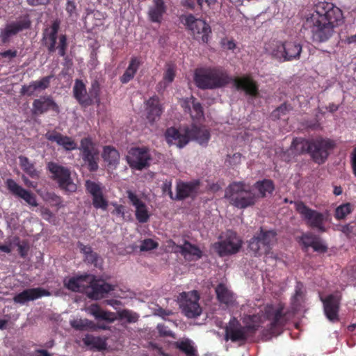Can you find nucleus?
I'll list each match as a JSON object with an SVG mask.
<instances>
[{
    "label": "nucleus",
    "instance_id": "6e6552de",
    "mask_svg": "<svg viewBox=\"0 0 356 356\" xmlns=\"http://www.w3.org/2000/svg\"><path fill=\"white\" fill-rule=\"evenodd\" d=\"M243 241L236 232L227 230L219 237V241L214 243L213 248L218 254L222 257L238 252L242 247Z\"/></svg>",
    "mask_w": 356,
    "mask_h": 356
},
{
    "label": "nucleus",
    "instance_id": "774afa93",
    "mask_svg": "<svg viewBox=\"0 0 356 356\" xmlns=\"http://www.w3.org/2000/svg\"><path fill=\"white\" fill-rule=\"evenodd\" d=\"M181 5L191 10H193L195 7V3L194 0H181Z\"/></svg>",
    "mask_w": 356,
    "mask_h": 356
},
{
    "label": "nucleus",
    "instance_id": "39448f33",
    "mask_svg": "<svg viewBox=\"0 0 356 356\" xmlns=\"http://www.w3.org/2000/svg\"><path fill=\"white\" fill-rule=\"evenodd\" d=\"M289 310L283 303L267 305L264 311V317L270 321L268 332L272 336H277L282 332L283 327L289 320Z\"/></svg>",
    "mask_w": 356,
    "mask_h": 356
},
{
    "label": "nucleus",
    "instance_id": "ea45409f",
    "mask_svg": "<svg viewBox=\"0 0 356 356\" xmlns=\"http://www.w3.org/2000/svg\"><path fill=\"white\" fill-rule=\"evenodd\" d=\"M72 327L76 330H94L95 328V324L87 318L84 319H74L70 321Z\"/></svg>",
    "mask_w": 356,
    "mask_h": 356
},
{
    "label": "nucleus",
    "instance_id": "6e6d98bb",
    "mask_svg": "<svg viewBox=\"0 0 356 356\" xmlns=\"http://www.w3.org/2000/svg\"><path fill=\"white\" fill-rule=\"evenodd\" d=\"M312 248L315 252L321 253L326 252L327 250V246L321 241L318 236H317Z\"/></svg>",
    "mask_w": 356,
    "mask_h": 356
},
{
    "label": "nucleus",
    "instance_id": "e433bc0d",
    "mask_svg": "<svg viewBox=\"0 0 356 356\" xmlns=\"http://www.w3.org/2000/svg\"><path fill=\"white\" fill-rule=\"evenodd\" d=\"M253 187L259 191L261 197H265L268 194H272L275 190L273 181L268 179L257 181Z\"/></svg>",
    "mask_w": 356,
    "mask_h": 356
},
{
    "label": "nucleus",
    "instance_id": "473e14b6",
    "mask_svg": "<svg viewBox=\"0 0 356 356\" xmlns=\"http://www.w3.org/2000/svg\"><path fill=\"white\" fill-rule=\"evenodd\" d=\"M87 311L97 320H103L108 323H113L117 319L115 313L104 311L97 304H92L88 307Z\"/></svg>",
    "mask_w": 356,
    "mask_h": 356
},
{
    "label": "nucleus",
    "instance_id": "aec40b11",
    "mask_svg": "<svg viewBox=\"0 0 356 356\" xmlns=\"http://www.w3.org/2000/svg\"><path fill=\"white\" fill-rule=\"evenodd\" d=\"M49 111H53L59 113L60 108L51 95L40 96L35 99L32 103L31 109V115L34 117H38Z\"/></svg>",
    "mask_w": 356,
    "mask_h": 356
},
{
    "label": "nucleus",
    "instance_id": "c756f323",
    "mask_svg": "<svg viewBox=\"0 0 356 356\" xmlns=\"http://www.w3.org/2000/svg\"><path fill=\"white\" fill-rule=\"evenodd\" d=\"M216 298L218 302L227 307H232L236 301L234 295L225 284H219L216 288Z\"/></svg>",
    "mask_w": 356,
    "mask_h": 356
},
{
    "label": "nucleus",
    "instance_id": "cd10ccee",
    "mask_svg": "<svg viewBox=\"0 0 356 356\" xmlns=\"http://www.w3.org/2000/svg\"><path fill=\"white\" fill-rule=\"evenodd\" d=\"M45 138L49 141L56 143L67 151L74 150L77 148L76 143L72 138L67 136H63L60 133L55 131H48L45 134Z\"/></svg>",
    "mask_w": 356,
    "mask_h": 356
},
{
    "label": "nucleus",
    "instance_id": "2eb2a0df",
    "mask_svg": "<svg viewBox=\"0 0 356 356\" xmlns=\"http://www.w3.org/2000/svg\"><path fill=\"white\" fill-rule=\"evenodd\" d=\"M58 29V22H54L51 26L50 31L46 30L44 32L42 42L44 47L47 49L49 54L54 53L58 49V55L64 57L67 49V36L65 34L60 35L58 37V44L56 47Z\"/></svg>",
    "mask_w": 356,
    "mask_h": 356
},
{
    "label": "nucleus",
    "instance_id": "79ce46f5",
    "mask_svg": "<svg viewBox=\"0 0 356 356\" xmlns=\"http://www.w3.org/2000/svg\"><path fill=\"white\" fill-rule=\"evenodd\" d=\"M352 211L353 205L350 203L347 202L342 204L336 208L334 217L337 220H343L346 218L348 214L351 213Z\"/></svg>",
    "mask_w": 356,
    "mask_h": 356
},
{
    "label": "nucleus",
    "instance_id": "58836bf2",
    "mask_svg": "<svg viewBox=\"0 0 356 356\" xmlns=\"http://www.w3.org/2000/svg\"><path fill=\"white\" fill-rule=\"evenodd\" d=\"M102 156L109 165L117 164L120 159V154L118 150L111 146L104 147Z\"/></svg>",
    "mask_w": 356,
    "mask_h": 356
},
{
    "label": "nucleus",
    "instance_id": "f8f14e48",
    "mask_svg": "<svg viewBox=\"0 0 356 356\" xmlns=\"http://www.w3.org/2000/svg\"><path fill=\"white\" fill-rule=\"evenodd\" d=\"M259 329V325L250 323L243 326L239 321L232 317L225 327V340L232 342L246 341L250 335L254 334Z\"/></svg>",
    "mask_w": 356,
    "mask_h": 356
},
{
    "label": "nucleus",
    "instance_id": "09e8293b",
    "mask_svg": "<svg viewBox=\"0 0 356 356\" xmlns=\"http://www.w3.org/2000/svg\"><path fill=\"white\" fill-rule=\"evenodd\" d=\"M317 236H318L311 232L303 233L301 237L300 238V241L301 242L302 246L305 248H308L309 247L312 248Z\"/></svg>",
    "mask_w": 356,
    "mask_h": 356
},
{
    "label": "nucleus",
    "instance_id": "680f3d73",
    "mask_svg": "<svg viewBox=\"0 0 356 356\" xmlns=\"http://www.w3.org/2000/svg\"><path fill=\"white\" fill-rule=\"evenodd\" d=\"M128 198L129 199V200L131 201V204L135 207H138L139 205L143 204L144 202L140 200L138 196L134 194V193L129 191L128 193Z\"/></svg>",
    "mask_w": 356,
    "mask_h": 356
},
{
    "label": "nucleus",
    "instance_id": "4d7b16f0",
    "mask_svg": "<svg viewBox=\"0 0 356 356\" xmlns=\"http://www.w3.org/2000/svg\"><path fill=\"white\" fill-rule=\"evenodd\" d=\"M99 259V257L96 252L93 251H91L89 254L84 257V260L88 264H93L95 267L98 266Z\"/></svg>",
    "mask_w": 356,
    "mask_h": 356
},
{
    "label": "nucleus",
    "instance_id": "ddd939ff",
    "mask_svg": "<svg viewBox=\"0 0 356 356\" xmlns=\"http://www.w3.org/2000/svg\"><path fill=\"white\" fill-rule=\"evenodd\" d=\"M47 169L51 174V179L58 184L61 190L67 193H73L76 191V185L73 181L68 168L51 161L47 164Z\"/></svg>",
    "mask_w": 356,
    "mask_h": 356
},
{
    "label": "nucleus",
    "instance_id": "5fc2aeb1",
    "mask_svg": "<svg viewBox=\"0 0 356 356\" xmlns=\"http://www.w3.org/2000/svg\"><path fill=\"white\" fill-rule=\"evenodd\" d=\"M175 76V68L173 65H168L163 74V80L168 83L173 81Z\"/></svg>",
    "mask_w": 356,
    "mask_h": 356
},
{
    "label": "nucleus",
    "instance_id": "0eeeda50",
    "mask_svg": "<svg viewBox=\"0 0 356 356\" xmlns=\"http://www.w3.org/2000/svg\"><path fill=\"white\" fill-rule=\"evenodd\" d=\"M310 145V157L315 163L318 165L325 163L336 147L334 140L322 136L311 138Z\"/></svg>",
    "mask_w": 356,
    "mask_h": 356
},
{
    "label": "nucleus",
    "instance_id": "423d86ee",
    "mask_svg": "<svg viewBox=\"0 0 356 356\" xmlns=\"http://www.w3.org/2000/svg\"><path fill=\"white\" fill-rule=\"evenodd\" d=\"M275 237V231L265 230L261 227L259 232L249 240L248 250L255 257L268 255L271 252Z\"/></svg>",
    "mask_w": 356,
    "mask_h": 356
},
{
    "label": "nucleus",
    "instance_id": "864d4df0",
    "mask_svg": "<svg viewBox=\"0 0 356 356\" xmlns=\"http://www.w3.org/2000/svg\"><path fill=\"white\" fill-rule=\"evenodd\" d=\"M159 244L152 238H147L141 242L140 251H149L157 248Z\"/></svg>",
    "mask_w": 356,
    "mask_h": 356
},
{
    "label": "nucleus",
    "instance_id": "a878e982",
    "mask_svg": "<svg viewBox=\"0 0 356 356\" xmlns=\"http://www.w3.org/2000/svg\"><path fill=\"white\" fill-rule=\"evenodd\" d=\"M50 295L49 291L42 288H32L24 290L22 292L16 294L13 297L15 303L24 305L28 301L34 300L43 296Z\"/></svg>",
    "mask_w": 356,
    "mask_h": 356
},
{
    "label": "nucleus",
    "instance_id": "052dcab7",
    "mask_svg": "<svg viewBox=\"0 0 356 356\" xmlns=\"http://www.w3.org/2000/svg\"><path fill=\"white\" fill-rule=\"evenodd\" d=\"M162 190L163 193H168L170 197L174 200L175 196L173 195L172 191V181H165L163 182L162 185Z\"/></svg>",
    "mask_w": 356,
    "mask_h": 356
},
{
    "label": "nucleus",
    "instance_id": "338daca9",
    "mask_svg": "<svg viewBox=\"0 0 356 356\" xmlns=\"http://www.w3.org/2000/svg\"><path fill=\"white\" fill-rule=\"evenodd\" d=\"M350 164L353 175L356 177V147L350 154Z\"/></svg>",
    "mask_w": 356,
    "mask_h": 356
},
{
    "label": "nucleus",
    "instance_id": "7ed1b4c3",
    "mask_svg": "<svg viewBox=\"0 0 356 356\" xmlns=\"http://www.w3.org/2000/svg\"><path fill=\"white\" fill-rule=\"evenodd\" d=\"M165 138L169 145H176L178 147L182 148L190 140H195L201 145H207L211 135L209 131L204 127L191 124L181 127L179 129L168 128L165 133Z\"/></svg>",
    "mask_w": 356,
    "mask_h": 356
},
{
    "label": "nucleus",
    "instance_id": "20e7f679",
    "mask_svg": "<svg viewBox=\"0 0 356 356\" xmlns=\"http://www.w3.org/2000/svg\"><path fill=\"white\" fill-rule=\"evenodd\" d=\"M225 198L238 209H245L253 206L258 196L251 190L248 189L243 182H233L226 188Z\"/></svg>",
    "mask_w": 356,
    "mask_h": 356
},
{
    "label": "nucleus",
    "instance_id": "f257e3e1",
    "mask_svg": "<svg viewBox=\"0 0 356 356\" xmlns=\"http://www.w3.org/2000/svg\"><path fill=\"white\" fill-rule=\"evenodd\" d=\"M193 79L195 86L202 90L220 88L233 82L238 90H243L254 97L259 95L258 84L251 76L245 75L232 79L225 70L219 66L197 68Z\"/></svg>",
    "mask_w": 356,
    "mask_h": 356
},
{
    "label": "nucleus",
    "instance_id": "49530a36",
    "mask_svg": "<svg viewBox=\"0 0 356 356\" xmlns=\"http://www.w3.org/2000/svg\"><path fill=\"white\" fill-rule=\"evenodd\" d=\"M188 99L191 100L193 106V111L195 113L194 114L191 113V117L195 119H200L203 117L204 112L202 104L197 102L196 98L193 96H191Z\"/></svg>",
    "mask_w": 356,
    "mask_h": 356
},
{
    "label": "nucleus",
    "instance_id": "f3484780",
    "mask_svg": "<svg viewBox=\"0 0 356 356\" xmlns=\"http://www.w3.org/2000/svg\"><path fill=\"white\" fill-rule=\"evenodd\" d=\"M200 296L197 291L182 292L179 295V306L183 313L188 318H195L202 313L199 304Z\"/></svg>",
    "mask_w": 356,
    "mask_h": 356
},
{
    "label": "nucleus",
    "instance_id": "7c9ffc66",
    "mask_svg": "<svg viewBox=\"0 0 356 356\" xmlns=\"http://www.w3.org/2000/svg\"><path fill=\"white\" fill-rule=\"evenodd\" d=\"M167 6L164 0H153V6L149 8L148 17L151 22L161 23Z\"/></svg>",
    "mask_w": 356,
    "mask_h": 356
},
{
    "label": "nucleus",
    "instance_id": "de8ad7c7",
    "mask_svg": "<svg viewBox=\"0 0 356 356\" xmlns=\"http://www.w3.org/2000/svg\"><path fill=\"white\" fill-rule=\"evenodd\" d=\"M36 92H39L35 83L34 81H31L27 85H23L20 90V94L22 95H26L28 97H31L35 95Z\"/></svg>",
    "mask_w": 356,
    "mask_h": 356
},
{
    "label": "nucleus",
    "instance_id": "a19ab883",
    "mask_svg": "<svg viewBox=\"0 0 356 356\" xmlns=\"http://www.w3.org/2000/svg\"><path fill=\"white\" fill-rule=\"evenodd\" d=\"M83 341L86 346H91L99 350H104L106 347V343L102 339L91 334H86L83 339Z\"/></svg>",
    "mask_w": 356,
    "mask_h": 356
},
{
    "label": "nucleus",
    "instance_id": "393cba45",
    "mask_svg": "<svg viewBox=\"0 0 356 356\" xmlns=\"http://www.w3.org/2000/svg\"><path fill=\"white\" fill-rule=\"evenodd\" d=\"M323 303L324 312L326 317L331 321L339 320L340 298L336 295L330 294L326 298H321Z\"/></svg>",
    "mask_w": 356,
    "mask_h": 356
},
{
    "label": "nucleus",
    "instance_id": "b1692460",
    "mask_svg": "<svg viewBox=\"0 0 356 356\" xmlns=\"http://www.w3.org/2000/svg\"><path fill=\"white\" fill-rule=\"evenodd\" d=\"M6 185L8 190L14 196L22 198L28 204L32 207H37L38 205L35 195L31 191H28L19 186L13 179H8L6 181Z\"/></svg>",
    "mask_w": 356,
    "mask_h": 356
},
{
    "label": "nucleus",
    "instance_id": "1a4fd4ad",
    "mask_svg": "<svg viewBox=\"0 0 356 356\" xmlns=\"http://www.w3.org/2000/svg\"><path fill=\"white\" fill-rule=\"evenodd\" d=\"M73 96L83 107L93 104L94 102L99 104L100 103V85L97 81H94L91 85L90 95H88L83 81L76 79L73 87Z\"/></svg>",
    "mask_w": 356,
    "mask_h": 356
},
{
    "label": "nucleus",
    "instance_id": "a18cd8bd",
    "mask_svg": "<svg viewBox=\"0 0 356 356\" xmlns=\"http://www.w3.org/2000/svg\"><path fill=\"white\" fill-rule=\"evenodd\" d=\"M117 314L118 316L119 319H125L127 322L129 323L137 322L139 318L138 314L129 309H122L121 311H118L117 312Z\"/></svg>",
    "mask_w": 356,
    "mask_h": 356
},
{
    "label": "nucleus",
    "instance_id": "4be33fe9",
    "mask_svg": "<svg viewBox=\"0 0 356 356\" xmlns=\"http://www.w3.org/2000/svg\"><path fill=\"white\" fill-rule=\"evenodd\" d=\"M200 181L198 179L191 181H179L176 185V195L174 200H184L188 197L194 199L199 193Z\"/></svg>",
    "mask_w": 356,
    "mask_h": 356
},
{
    "label": "nucleus",
    "instance_id": "c85d7f7f",
    "mask_svg": "<svg viewBox=\"0 0 356 356\" xmlns=\"http://www.w3.org/2000/svg\"><path fill=\"white\" fill-rule=\"evenodd\" d=\"M89 280L90 275L72 277L64 280V286L72 291L86 293Z\"/></svg>",
    "mask_w": 356,
    "mask_h": 356
},
{
    "label": "nucleus",
    "instance_id": "412c9836",
    "mask_svg": "<svg viewBox=\"0 0 356 356\" xmlns=\"http://www.w3.org/2000/svg\"><path fill=\"white\" fill-rule=\"evenodd\" d=\"M114 290V286L104 280H97L95 276L90 275L86 294L93 300H99L105 297L110 291Z\"/></svg>",
    "mask_w": 356,
    "mask_h": 356
},
{
    "label": "nucleus",
    "instance_id": "dca6fc26",
    "mask_svg": "<svg viewBox=\"0 0 356 356\" xmlns=\"http://www.w3.org/2000/svg\"><path fill=\"white\" fill-rule=\"evenodd\" d=\"M79 150L81 156L90 172L98 170L99 150L90 138L81 140Z\"/></svg>",
    "mask_w": 356,
    "mask_h": 356
},
{
    "label": "nucleus",
    "instance_id": "9d476101",
    "mask_svg": "<svg viewBox=\"0 0 356 356\" xmlns=\"http://www.w3.org/2000/svg\"><path fill=\"white\" fill-rule=\"evenodd\" d=\"M294 204L296 211L309 227L322 233L327 231L325 223L327 217L324 213L309 208L302 201L295 202Z\"/></svg>",
    "mask_w": 356,
    "mask_h": 356
},
{
    "label": "nucleus",
    "instance_id": "2f4dec72",
    "mask_svg": "<svg viewBox=\"0 0 356 356\" xmlns=\"http://www.w3.org/2000/svg\"><path fill=\"white\" fill-rule=\"evenodd\" d=\"M310 138H295L291 143L290 151L294 156L305 154H308L310 156Z\"/></svg>",
    "mask_w": 356,
    "mask_h": 356
},
{
    "label": "nucleus",
    "instance_id": "a211bd4d",
    "mask_svg": "<svg viewBox=\"0 0 356 356\" xmlns=\"http://www.w3.org/2000/svg\"><path fill=\"white\" fill-rule=\"evenodd\" d=\"M127 158L129 166L138 170L148 167L152 159L149 149L146 147L131 148Z\"/></svg>",
    "mask_w": 356,
    "mask_h": 356
},
{
    "label": "nucleus",
    "instance_id": "0e129e2a",
    "mask_svg": "<svg viewBox=\"0 0 356 356\" xmlns=\"http://www.w3.org/2000/svg\"><path fill=\"white\" fill-rule=\"evenodd\" d=\"M49 1L50 0H26L27 4L33 7L47 6Z\"/></svg>",
    "mask_w": 356,
    "mask_h": 356
},
{
    "label": "nucleus",
    "instance_id": "3c124183",
    "mask_svg": "<svg viewBox=\"0 0 356 356\" xmlns=\"http://www.w3.org/2000/svg\"><path fill=\"white\" fill-rule=\"evenodd\" d=\"M52 78H53V76L49 75V76H44L39 80L34 81V83H35L39 92L44 90L49 87L51 80Z\"/></svg>",
    "mask_w": 356,
    "mask_h": 356
},
{
    "label": "nucleus",
    "instance_id": "c03bdc74",
    "mask_svg": "<svg viewBox=\"0 0 356 356\" xmlns=\"http://www.w3.org/2000/svg\"><path fill=\"white\" fill-rule=\"evenodd\" d=\"M136 218L140 223L147 222L149 219V214L145 203L136 207Z\"/></svg>",
    "mask_w": 356,
    "mask_h": 356
},
{
    "label": "nucleus",
    "instance_id": "5701e85b",
    "mask_svg": "<svg viewBox=\"0 0 356 356\" xmlns=\"http://www.w3.org/2000/svg\"><path fill=\"white\" fill-rule=\"evenodd\" d=\"M31 22L29 15H26L24 17L17 22H13L8 24L3 30H1L0 37L3 43L9 41V38L12 35L17 34L23 30L29 29L31 27Z\"/></svg>",
    "mask_w": 356,
    "mask_h": 356
},
{
    "label": "nucleus",
    "instance_id": "13d9d810",
    "mask_svg": "<svg viewBox=\"0 0 356 356\" xmlns=\"http://www.w3.org/2000/svg\"><path fill=\"white\" fill-rule=\"evenodd\" d=\"M113 205L114 206L115 209L112 211V214L120 216L124 219L125 216V207L117 203H113Z\"/></svg>",
    "mask_w": 356,
    "mask_h": 356
},
{
    "label": "nucleus",
    "instance_id": "8fccbe9b",
    "mask_svg": "<svg viewBox=\"0 0 356 356\" xmlns=\"http://www.w3.org/2000/svg\"><path fill=\"white\" fill-rule=\"evenodd\" d=\"M16 240L17 241L16 245L18 248V252L19 256L22 258H26L28 255V252L30 248L29 242L26 240H24L22 242H20L19 238L18 237L16 238Z\"/></svg>",
    "mask_w": 356,
    "mask_h": 356
},
{
    "label": "nucleus",
    "instance_id": "69168bd1",
    "mask_svg": "<svg viewBox=\"0 0 356 356\" xmlns=\"http://www.w3.org/2000/svg\"><path fill=\"white\" fill-rule=\"evenodd\" d=\"M17 56V50H6L0 53V57L12 59Z\"/></svg>",
    "mask_w": 356,
    "mask_h": 356
},
{
    "label": "nucleus",
    "instance_id": "f704fd0d",
    "mask_svg": "<svg viewBox=\"0 0 356 356\" xmlns=\"http://www.w3.org/2000/svg\"><path fill=\"white\" fill-rule=\"evenodd\" d=\"M140 64L141 63L139 58L132 57L130 60L127 68L126 69L122 76L120 77V81L122 83H127L131 79H133Z\"/></svg>",
    "mask_w": 356,
    "mask_h": 356
},
{
    "label": "nucleus",
    "instance_id": "9b49d317",
    "mask_svg": "<svg viewBox=\"0 0 356 356\" xmlns=\"http://www.w3.org/2000/svg\"><path fill=\"white\" fill-rule=\"evenodd\" d=\"M180 22L197 39H200L203 43H207L209 35L211 33L210 25L201 18H196L193 14L181 15Z\"/></svg>",
    "mask_w": 356,
    "mask_h": 356
},
{
    "label": "nucleus",
    "instance_id": "603ef678",
    "mask_svg": "<svg viewBox=\"0 0 356 356\" xmlns=\"http://www.w3.org/2000/svg\"><path fill=\"white\" fill-rule=\"evenodd\" d=\"M303 284L300 282H298L295 288V293L292 299L293 304L298 305L300 300L303 298Z\"/></svg>",
    "mask_w": 356,
    "mask_h": 356
},
{
    "label": "nucleus",
    "instance_id": "c9c22d12",
    "mask_svg": "<svg viewBox=\"0 0 356 356\" xmlns=\"http://www.w3.org/2000/svg\"><path fill=\"white\" fill-rule=\"evenodd\" d=\"M18 159L21 168L26 175L32 179L39 177V172L36 170L34 163L25 156L21 155Z\"/></svg>",
    "mask_w": 356,
    "mask_h": 356
},
{
    "label": "nucleus",
    "instance_id": "f03ea898",
    "mask_svg": "<svg viewBox=\"0 0 356 356\" xmlns=\"http://www.w3.org/2000/svg\"><path fill=\"white\" fill-rule=\"evenodd\" d=\"M343 21V13L340 8L332 3L321 2L305 21L303 29L311 33L313 42H324L332 36L334 29Z\"/></svg>",
    "mask_w": 356,
    "mask_h": 356
},
{
    "label": "nucleus",
    "instance_id": "e2e57ef3",
    "mask_svg": "<svg viewBox=\"0 0 356 356\" xmlns=\"http://www.w3.org/2000/svg\"><path fill=\"white\" fill-rule=\"evenodd\" d=\"M76 8V6L74 0H67L65 9L69 15L72 16L73 13H74Z\"/></svg>",
    "mask_w": 356,
    "mask_h": 356
},
{
    "label": "nucleus",
    "instance_id": "4468645a",
    "mask_svg": "<svg viewBox=\"0 0 356 356\" xmlns=\"http://www.w3.org/2000/svg\"><path fill=\"white\" fill-rule=\"evenodd\" d=\"M301 52L302 45L295 41H277L271 48L273 57L282 61L298 60Z\"/></svg>",
    "mask_w": 356,
    "mask_h": 356
},
{
    "label": "nucleus",
    "instance_id": "6ab92c4d",
    "mask_svg": "<svg viewBox=\"0 0 356 356\" xmlns=\"http://www.w3.org/2000/svg\"><path fill=\"white\" fill-rule=\"evenodd\" d=\"M86 191L92 196V206L96 209L106 211L108 206V202L104 195V186L99 182L86 180L85 182Z\"/></svg>",
    "mask_w": 356,
    "mask_h": 356
},
{
    "label": "nucleus",
    "instance_id": "bf43d9fd",
    "mask_svg": "<svg viewBox=\"0 0 356 356\" xmlns=\"http://www.w3.org/2000/svg\"><path fill=\"white\" fill-rule=\"evenodd\" d=\"M157 330L159 333L162 337H174V334L171 330H170L168 327L164 325L163 324H159L157 325Z\"/></svg>",
    "mask_w": 356,
    "mask_h": 356
},
{
    "label": "nucleus",
    "instance_id": "72a5a7b5",
    "mask_svg": "<svg viewBox=\"0 0 356 356\" xmlns=\"http://www.w3.org/2000/svg\"><path fill=\"white\" fill-rule=\"evenodd\" d=\"M170 243L175 247V252H179L185 258L189 256H195L197 259L201 258L202 251L197 246L192 245L190 242L185 241L182 245H178L172 241H170Z\"/></svg>",
    "mask_w": 356,
    "mask_h": 356
},
{
    "label": "nucleus",
    "instance_id": "4c0bfd02",
    "mask_svg": "<svg viewBox=\"0 0 356 356\" xmlns=\"http://www.w3.org/2000/svg\"><path fill=\"white\" fill-rule=\"evenodd\" d=\"M173 346L183 352L186 356H198L197 350L193 346L192 341L188 339L175 341L173 343Z\"/></svg>",
    "mask_w": 356,
    "mask_h": 356
},
{
    "label": "nucleus",
    "instance_id": "bb28decb",
    "mask_svg": "<svg viewBox=\"0 0 356 356\" xmlns=\"http://www.w3.org/2000/svg\"><path fill=\"white\" fill-rule=\"evenodd\" d=\"M147 119L150 124L158 121L163 113V108L160 104L158 96L154 95L147 100L146 103Z\"/></svg>",
    "mask_w": 356,
    "mask_h": 356
},
{
    "label": "nucleus",
    "instance_id": "37998d69",
    "mask_svg": "<svg viewBox=\"0 0 356 356\" xmlns=\"http://www.w3.org/2000/svg\"><path fill=\"white\" fill-rule=\"evenodd\" d=\"M291 110H292V106L284 102L271 113L270 118L273 120H279L282 116L286 115Z\"/></svg>",
    "mask_w": 356,
    "mask_h": 356
}]
</instances>
